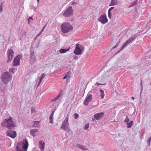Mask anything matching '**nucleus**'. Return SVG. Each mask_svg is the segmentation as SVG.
Here are the masks:
<instances>
[{
    "mask_svg": "<svg viewBox=\"0 0 151 151\" xmlns=\"http://www.w3.org/2000/svg\"><path fill=\"white\" fill-rule=\"evenodd\" d=\"M47 24H46L43 28L44 29H45V27H46V26L47 25Z\"/></svg>",
    "mask_w": 151,
    "mask_h": 151,
    "instance_id": "obj_52",
    "label": "nucleus"
},
{
    "mask_svg": "<svg viewBox=\"0 0 151 151\" xmlns=\"http://www.w3.org/2000/svg\"><path fill=\"white\" fill-rule=\"evenodd\" d=\"M151 137H150V138H149V139H148L147 141V143H148V144L149 145H150V141H151Z\"/></svg>",
    "mask_w": 151,
    "mask_h": 151,
    "instance_id": "obj_43",
    "label": "nucleus"
},
{
    "mask_svg": "<svg viewBox=\"0 0 151 151\" xmlns=\"http://www.w3.org/2000/svg\"><path fill=\"white\" fill-rule=\"evenodd\" d=\"M76 147L77 148H79L83 150H88V148H86L84 146L81 145L79 144L76 145Z\"/></svg>",
    "mask_w": 151,
    "mask_h": 151,
    "instance_id": "obj_17",
    "label": "nucleus"
},
{
    "mask_svg": "<svg viewBox=\"0 0 151 151\" xmlns=\"http://www.w3.org/2000/svg\"><path fill=\"white\" fill-rule=\"evenodd\" d=\"M1 125L2 127H6L9 129H12L16 126V121L11 117L5 119L2 122Z\"/></svg>",
    "mask_w": 151,
    "mask_h": 151,
    "instance_id": "obj_1",
    "label": "nucleus"
},
{
    "mask_svg": "<svg viewBox=\"0 0 151 151\" xmlns=\"http://www.w3.org/2000/svg\"><path fill=\"white\" fill-rule=\"evenodd\" d=\"M111 2L114 6L116 5L117 2V0H111Z\"/></svg>",
    "mask_w": 151,
    "mask_h": 151,
    "instance_id": "obj_29",
    "label": "nucleus"
},
{
    "mask_svg": "<svg viewBox=\"0 0 151 151\" xmlns=\"http://www.w3.org/2000/svg\"><path fill=\"white\" fill-rule=\"evenodd\" d=\"M98 20L103 24H106L108 21L106 14H104L101 15L98 18Z\"/></svg>",
    "mask_w": 151,
    "mask_h": 151,
    "instance_id": "obj_9",
    "label": "nucleus"
},
{
    "mask_svg": "<svg viewBox=\"0 0 151 151\" xmlns=\"http://www.w3.org/2000/svg\"><path fill=\"white\" fill-rule=\"evenodd\" d=\"M92 100V96L91 95H88L86 99L85 100L84 104L85 105H87L88 104V102Z\"/></svg>",
    "mask_w": 151,
    "mask_h": 151,
    "instance_id": "obj_16",
    "label": "nucleus"
},
{
    "mask_svg": "<svg viewBox=\"0 0 151 151\" xmlns=\"http://www.w3.org/2000/svg\"><path fill=\"white\" fill-rule=\"evenodd\" d=\"M70 49V47H69L67 49H61L59 50V52L61 53H64L68 51Z\"/></svg>",
    "mask_w": 151,
    "mask_h": 151,
    "instance_id": "obj_19",
    "label": "nucleus"
},
{
    "mask_svg": "<svg viewBox=\"0 0 151 151\" xmlns=\"http://www.w3.org/2000/svg\"><path fill=\"white\" fill-rule=\"evenodd\" d=\"M137 4V1H135L133 2L131 4V6H134Z\"/></svg>",
    "mask_w": 151,
    "mask_h": 151,
    "instance_id": "obj_40",
    "label": "nucleus"
},
{
    "mask_svg": "<svg viewBox=\"0 0 151 151\" xmlns=\"http://www.w3.org/2000/svg\"><path fill=\"white\" fill-rule=\"evenodd\" d=\"M138 34H136L132 37H131L132 40L134 41V40L138 36Z\"/></svg>",
    "mask_w": 151,
    "mask_h": 151,
    "instance_id": "obj_28",
    "label": "nucleus"
},
{
    "mask_svg": "<svg viewBox=\"0 0 151 151\" xmlns=\"http://www.w3.org/2000/svg\"><path fill=\"white\" fill-rule=\"evenodd\" d=\"M83 46L80 44H77L74 50V53L76 55H81L84 50Z\"/></svg>",
    "mask_w": 151,
    "mask_h": 151,
    "instance_id": "obj_6",
    "label": "nucleus"
},
{
    "mask_svg": "<svg viewBox=\"0 0 151 151\" xmlns=\"http://www.w3.org/2000/svg\"><path fill=\"white\" fill-rule=\"evenodd\" d=\"M61 95V93H59L58 95L55 98V99L56 101L60 98Z\"/></svg>",
    "mask_w": 151,
    "mask_h": 151,
    "instance_id": "obj_30",
    "label": "nucleus"
},
{
    "mask_svg": "<svg viewBox=\"0 0 151 151\" xmlns=\"http://www.w3.org/2000/svg\"><path fill=\"white\" fill-rule=\"evenodd\" d=\"M106 85V84H100V83H98V82H97L95 84V86L96 85H98V86H99V85Z\"/></svg>",
    "mask_w": 151,
    "mask_h": 151,
    "instance_id": "obj_36",
    "label": "nucleus"
},
{
    "mask_svg": "<svg viewBox=\"0 0 151 151\" xmlns=\"http://www.w3.org/2000/svg\"><path fill=\"white\" fill-rule=\"evenodd\" d=\"M138 34H136L132 37H131L132 40L134 41V40L138 36Z\"/></svg>",
    "mask_w": 151,
    "mask_h": 151,
    "instance_id": "obj_27",
    "label": "nucleus"
},
{
    "mask_svg": "<svg viewBox=\"0 0 151 151\" xmlns=\"http://www.w3.org/2000/svg\"><path fill=\"white\" fill-rule=\"evenodd\" d=\"M131 99H132L134 100V98L133 97H132Z\"/></svg>",
    "mask_w": 151,
    "mask_h": 151,
    "instance_id": "obj_54",
    "label": "nucleus"
},
{
    "mask_svg": "<svg viewBox=\"0 0 151 151\" xmlns=\"http://www.w3.org/2000/svg\"><path fill=\"white\" fill-rule=\"evenodd\" d=\"M77 4V3H76V2H75V1H73L72 4H71V5H73V6H76V5Z\"/></svg>",
    "mask_w": 151,
    "mask_h": 151,
    "instance_id": "obj_42",
    "label": "nucleus"
},
{
    "mask_svg": "<svg viewBox=\"0 0 151 151\" xmlns=\"http://www.w3.org/2000/svg\"><path fill=\"white\" fill-rule=\"evenodd\" d=\"M13 69H14L13 68H10L9 69V71L10 72L13 73Z\"/></svg>",
    "mask_w": 151,
    "mask_h": 151,
    "instance_id": "obj_45",
    "label": "nucleus"
},
{
    "mask_svg": "<svg viewBox=\"0 0 151 151\" xmlns=\"http://www.w3.org/2000/svg\"><path fill=\"white\" fill-rule=\"evenodd\" d=\"M6 85L2 83H0V91L3 93H4L6 92Z\"/></svg>",
    "mask_w": 151,
    "mask_h": 151,
    "instance_id": "obj_13",
    "label": "nucleus"
},
{
    "mask_svg": "<svg viewBox=\"0 0 151 151\" xmlns=\"http://www.w3.org/2000/svg\"><path fill=\"white\" fill-rule=\"evenodd\" d=\"M67 75H65V76L64 77H63V79H65L67 78Z\"/></svg>",
    "mask_w": 151,
    "mask_h": 151,
    "instance_id": "obj_48",
    "label": "nucleus"
},
{
    "mask_svg": "<svg viewBox=\"0 0 151 151\" xmlns=\"http://www.w3.org/2000/svg\"><path fill=\"white\" fill-rule=\"evenodd\" d=\"M73 59L74 60H77L78 59V56L74 55L73 56Z\"/></svg>",
    "mask_w": 151,
    "mask_h": 151,
    "instance_id": "obj_38",
    "label": "nucleus"
},
{
    "mask_svg": "<svg viewBox=\"0 0 151 151\" xmlns=\"http://www.w3.org/2000/svg\"><path fill=\"white\" fill-rule=\"evenodd\" d=\"M73 11L71 6L69 7L63 14V15L65 17H69L73 15Z\"/></svg>",
    "mask_w": 151,
    "mask_h": 151,
    "instance_id": "obj_7",
    "label": "nucleus"
},
{
    "mask_svg": "<svg viewBox=\"0 0 151 151\" xmlns=\"http://www.w3.org/2000/svg\"><path fill=\"white\" fill-rule=\"evenodd\" d=\"M129 43L128 42L126 41L122 45V50L125 47L127 46L128 44Z\"/></svg>",
    "mask_w": 151,
    "mask_h": 151,
    "instance_id": "obj_25",
    "label": "nucleus"
},
{
    "mask_svg": "<svg viewBox=\"0 0 151 151\" xmlns=\"http://www.w3.org/2000/svg\"><path fill=\"white\" fill-rule=\"evenodd\" d=\"M39 122L38 121L34 122V126L35 127H38L39 126Z\"/></svg>",
    "mask_w": 151,
    "mask_h": 151,
    "instance_id": "obj_24",
    "label": "nucleus"
},
{
    "mask_svg": "<svg viewBox=\"0 0 151 151\" xmlns=\"http://www.w3.org/2000/svg\"><path fill=\"white\" fill-rule=\"evenodd\" d=\"M111 12H109L108 11V17L109 19H111Z\"/></svg>",
    "mask_w": 151,
    "mask_h": 151,
    "instance_id": "obj_33",
    "label": "nucleus"
},
{
    "mask_svg": "<svg viewBox=\"0 0 151 151\" xmlns=\"http://www.w3.org/2000/svg\"><path fill=\"white\" fill-rule=\"evenodd\" d=\"M7 53L8 57L7 62L9 63L12 60L14 57V52L13 50L9 49L7 50Z\"/></svg>",
    "mask_w": 151,
    "mask_h": 151,
    "instance_id": "obj_11",
    "label": "nucleus"
},
{
    "mask_svg": "<svg viewBox=\"0 0 151 151\" xmlns=\"http://www.w3.org/2000/svg\"><path fill=\"white\" fill-rule=\"evenodd\" d=\"M89 127V124H87L85 125L84 127V129L85 130L87 129Z\"/></svg>",
    "mask_w": 151,
    "mask_h": 151,
    "instance_id": "obj_34",
    "label": "nucleus"
},
{
    "mask_svg": "<svg viewBox=\"0 0 151 151\" xmlns=\"http://www.w3.org/2000/svg\"><path fill=\"white\" fill-rule=\"evenodd\" d=\"M42 33V32H40L36 36L35 38H37L38 37H39L40 35H41Z\"/></svg>",
    "mask_w": 151,
    "mask_h": 151,
    "instance_id": "obj_37",
    "label": "nucleus"
},
{
    "mask_svg": "<svg viewBox=\"0 0 151 151\" xmlns=\"http://www.w3.org/2000/svg\"><path fill=\"white\" fill-rule=\"evenodd\" d=\"M119 42H120L119 41L116 44V45L114 47H113V48L114 49V48H116V47H118V45L119 43Z\"/></svg>",
    "mask_w": 151,
    "mask_h": 151,
    "instance_id": "obj_39",
    "label": "nucleus"
},
{
    "mask_svg": "<svg viewBox=\"0 0 151 151\" xmlns=\"http://www.w3.org/2000/svg\"><path fill=\"white\" fill-rule=\"evenodd\" d=\"M104 115V113L102 112L95 114L94 115V116L96 120H98L99 119L102 118Z\"/></svg>",
    "mask_w": 151,
    "mask_h": 151,
    "instance_id": "obj_14",
    "label": "nucleus"
},
{
    "mask_svg": "<svg viewBox=\"0 0 151 151\" xmlns=\"http://www.w3.org/2000/svg\"><path fill=\"white\" fill-rule=\"evenodd\" d=\"M45 145V143L44 142H42V140L39 142V146L41 151H44Z\"/></svg>",
    "mask_w": 151,
    "mask_h": 151,
    "instance_id": "obj_15",
    "label": "nucleus"
},
{
    "mask_svg": "<svg viewBox=\"0 0 151 151\" xmlns=\"http://www.w3.org/2000/svg\"><path fill=\"white\" fill-rule=\"evenodd\" d=\"M73 29L72 25L68 22L64 23L61 25V31L64 33H67L70 32Z\"/></svg>",
    "mask_w": 151,
    "mask_h": 151,
    "instance_id": "obj_3",
    "label": "nucleus"
},
{
    "mask_svg": "<svg viewBox=\"0 0 151 151\" xmlns=\"http://www.w3.org/2000/svg\"><path fill=\"white\" fill-rule=\"evenodd\" d=\"M114 6V5H113V4H112V3L111 2V3L109 5V6Z\"/></svg>",
    "mask_w": 151,
    "mask_h": 151,
    "instance_id": "obj_49",
    "label": "nucleus"
},
{
    "mask_svg": "<svg viewBox=\"0 0 151 151\" xmlns=\"http://www.w3.org/2000/svg\"><path fill=\"white\" fill-rule=\"evenodd\" d=\"M44 29L42 28V29L40 32H42L44 31Z\"/></svg>",
    "mask_w": 151,
    "mask_h": 151,
    "instance_id": "obj_53",
    "label": "nucleus"
},
{
    "mask_svg": "<svg viewBox=\"0 0 151 151\" xmlns=\"http://www.w3.org/2000/svg\"><path fill=\"white\" fill-rule=\"evenodd\" d=\"M45 76V75L43 74L40 77V80L39 82L38 83V85H37V87H38V86L40 85V84L42 81V80L44 78Z\"/></svg>",
    "mask_w": 151,
    "mask_h": 151,
    "instance_id": "obj_22",
    "label": "nucleus"
},
{
    "mask_svg": "<svg viewBox=\"0 0 151 151\" xmlns=\"http://www.w3.org/2000/svg\"><path fill=\"white\" fill-rule=\"evenodd\" d=\"M29 144L27 139H24L22 142H20L17 144L16 151H26Z\"/></svg>",
    "mask_w": 151,
    "mask_h": 151,
    "instance_id": "obj_2",
    "label": "nucleus"
},
{
    "mask_svg": "<svg viewBox=\"0 0 151 151\" xmlns=\"http://www.w3.org/2000/svg\"><path fill=\"white\" fill-rule=\"evenodd\" d=\"M133 122L132 121H131L129 123H127V124L128 125L127 126V127L128 128H130L132 127V126L133 124Z\"/></svg>",
    "mask_w": 151,
    "mask_h": 151,
    "instance_id": "obj_26",
    "label": "nucleus"
},
{
    "mask_svg": "<svg viewBox=\"0 0 151 151\" xmlns=\"http://www.w3.org/2000/svg\"><path fill=\"white\" fill-rule=\"evenodd\" d=\"M78 116V115L77 114H74V117L75 119H76Z\"/></svg>",
    "mask_w": 151,
    "mask_h": 151,
    "instance_id": "obj_41",
    "label": "nucleus"
},
{
    "mask_svg": "<svg viewBox=\"0 0 151 151\" xmlns=\"http://www.w3.org/2000/svg\"><path fill=\"white\" fill-rule=\"evenodd\" d=\"M53 114L54 112H52L49 117L50 123L51 124L53 123Z\"/></svg>",
    "mask_w": 151,
    "mask_h": 151,
    "instance_id": "obj_20",
    "label": "nucleus"
},
{
    "mask_svg": "<svg viewBox=\"0 0 151 151\" xmlns=\"http://www.w3.org/2000/svg\"><path fill=\"white\" fill-rule=\"evenodd\" d=\"M114 8V7H112L110 8V9H109L108 11H109V12H111V11Z\"/></svg>",
    "mask_w": 151,
    "mask_h": 151,
    "instance_id": "obj_46",
    "label": "nucleus"
},
{
    "mask_svg": "<svg viewBox=\"0 0 151 151\" xmlns=\"http://www.w3.org/2000/svg\"><path fill=\"white\" fill-rule=\"evenodd\" d=\"M129 121V119L127 116H126V118L124 121V122L128 123Z\"/></svg>",
    "mask_w": 151,
    "mask_h": 151,
    "instance_id": "obj_31",
    "label": "nucleus"
},
{
    "mask_svg": "<svg viewBox=\"0 0 151 151\" xmlns=\"http://www.w3.org/2000/svg\"><path fill=\"white\" fill-rule=\"evenodd\" d=\"M6 134L7 136L12 138H15L17 135L16 132L13 130L8 131L6 132Z\"/></svg>",
    "mask_w": 151,
    "mask_h": 151,
    "instance_id": "obj_12",
    "label": "nucleus"
},
{
    "mask_svg": "<svg viewBox=\"0 0 151 151\" xmlns=\"http://www.w3.org/2000/svg\"><path fill=\"white\" fill-rule=\"evenodd\" d=\"M33 20V18H32V17H29L28 19V24H29L30 23L32 22Z\"/></svg>",
    "mask_w": 151,
    "mask_h": 151,
    "instance_id": "obj_32",
    "label": "nucleus"
},
{
    "mask_svg": "<svg viewBox=\"0 0 151 151\" xmlns=\"http://www.w3.org/2000/svg\"><path fill=\"white\" fill-rule=\"evenodd\" d=\"M22 58V56L20 55H18L16 56L13 62V65L14 66L19 65H20V60Z\"/></svg>",
    "mask_w": 151,
    "mask_h": 151,
    "instance_id": "obj_10",
    "label": "nucleus"
},
{
    "mask_svg": "<svg viewBox=\"0 0 151 151\" xmlns=\"http://www.w3.org/2000/svg\"><path fill=\"white\" fill-rule=\"evenodd\" d=\"M122 50V48H121V49L119 50V51H118L117 52V53H119Z\"/></svg>",
    "mask_w": 151,
    "mask_h": 151,
    "instance_id": "obj_51",
    "label": "nucleus"
},
{
    "mask_svg": "<svg viewBox=\"0 0 151 151\" xmlns=\"http://www.w3.org/2000/svg\"><path fill=\"white\" fill-rule=\"evenodd\" d=\"M127 41L128 42L129 44L131 42H132V41H133L132 40V38L130 37L129 39H128Z\"/></svg>",
    "mask_w": 151,
    "mask_h": 151,
    "instance_id": "obj_35",
    "label": "nucleus"
},
{
    "mask_svg": "<svg viewBox=\"0 0 151 151\" xmlns=\"http://www.w3.org/2000/svg\"><path fill=\"white\" fill-rule=\"evenodd\" d=\"M45 76V75L43 74L40 77V80L39 82L38 83V85H37V87H38V86L40 85V84L42 81V80L44 78Z\"/></svg>",
    "mask_w": 151,
    "mask_h": 151,
    "instance_id": "obj_23",
    "label": "nucleus"
},
{
    "mask_svg": "<svg viewBox=\"0 0 151 151\" xmlns=\"http://www.w3.org/2000/svg\"><path fill=\"white\" fill-rule=\"evenodd\" d=\"M99 91L100 93V96L101 97V99H103L104 98L105 96L104 91L103 90L101 89H100Z\"/></svg>",
    "mask_w": 151,
    "mask_h": 151,
    "instance_id": "obj_21",
    "label": "nucleus"
},
{
    "mask_svg": "<svg viewBox=\"0 0 151 151\" xmlns=\"http://www.w3.org/2000/svg\"><path fill=\"white\" fill-rule=\"evenodd\" d=\"M68 118L67 116L65 117V120L63 122L60 129L65 130L67 133H68L70 131V128L68 122Z\"/></svg>",
    "mask_w": 151,
    "mask_h": 151,
    "instance_id": "obj_4",
    "label": "nucleus"
},
{
    "mask_svg": "<svg viewBox=\"0 0 151 151\" xmlns=\"http://www.w3.org/2000/svg\"><path fill=\"white\" fill-rule=\"evenodd\" d=\"M35 112H36L35 110L33 108H32V109H31V112L32 113H33Z\"/></svg>",
    "mask_w": 151,
    "mask_h": 151,
    "instance_id": "obj_44",
    "label": "nucleus"
},
{
    "mask_svg": "<svg viewBox=\"0 0 151 151\" xmlns=\"http://www.w3.org/2000/svg\"><path fill=\"white\" fill-rule=\"evenodd\" d=\"M30 52V57L29 63L31 65H32L36 61L37 59L35 55L34 52L33 51L31 50Z\"/></svg>",
    "mask_w": 151,
    "mask_h": 151,
    "instance_id": "obj_8",
    "label": "nucleus"
},
{
    "mask_svg": "<svg viewBox=\"0 0 151 151\" xmlns=\"http://www.w3.org/2000/svg\"><path fill=\"white\" fill-rule=\"evenodd\" d=\"M12 78L11 74L8 72H5L1 76V80L5 84H7L11 81Z\"/></svg>",
    "mask_w": 151,
    "mask_h": 151,
    "instance_id": "obj_5",
    "label": "nucleus"
},
{
    "mask_svg": "<svg viewBox=\"0 0 151 151\" xmlns=\"http://www.w3.org/2000/svg\"><path fill=\"white\" fill-rule=\"evenodd\" d=\"M38 129H33L31 130L30 131V134L33 137L35 136V133L38 132Z\"/></svg>",
    "mask_w": 151,
    "mask_h": 151,
    "instance_id": "obj_18",
    "label": "nucleus"
},
{
    "mask_svg": "<svg viewBox=\"0 0 151 151\" xmlns=\"http://www.w3.org/2000/svg\"><path fill=\"white\" fill-rule=\"evenodd\" d=\"M0 12H1L2 11V5L1 4L0 6Z\"/></svg>",
    "mask_w": 151,
    "mask_h": 151,
    "instance_id": "obj_47",
    "label": "nucleus"
},
{
    "mask_svg": "<svg viewBox=\"0 0 151 151\" xmlns=\"http://www.w3.org/2000/svg\"><path fill=\"white\" fill-rule=\"evenodd\" d=\"M56 101V100L55 99V98H54L51 101H52V102H54Z\"/></svg>",
    "mask_w": 151,
    "mask_h": 151,
    "instance_id": "obj_50",
    "label": "nucleus"
}]
</instances>
